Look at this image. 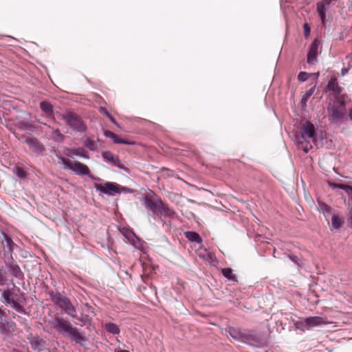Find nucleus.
Returning a JSON list of instances; mask_svg holds the SVG:
<instances>
[{
	"mask_svg": "<svg viewBox=\"0 0 352 352\" xmlns=\"http://www.w3.org/2000/svg\"><path fill=\"white\" fill-rule=\"evenodd\" d=\"M303 151L305 152V153H308L309 151V148L307 147V146H305V147L302 148Z\"/></svg>",
	"mask_w": 352,
	"mask_h": 352,
	"instance_id": "obj_46",
	"label": "nucleus"
},
{
	"mask_svg": "<svg viewBox=\"0 0 352 352\" xmlns=\"http://www.w3.org/2000/svg\"><path fill=\"white\" fill-rule=\"evenodd\" d=\"M85 146L91 151H98V146L96 142L91 139H87L85 141Z\"/></svg>",
	"mask_w": 352,
	"mask_h": 352,
	"instance_id": "obj_31",
	"label": "nucleus"
},
{
	"mask_svg": "<svg viewBox=\"0 0 352 352\" xmlns=\"http://www.w3.org/2000/svg\"><path fill=\"white\" fill-rule=\"evenodd\" d=\"M79 321L82 322L83 324H85L86 320L84 318H77Z\"/></svg>",
	"mask_w": 352,
	"mask_h": 352,
	"instance_id": "obj_45",
	"label": "nucleus"
},
{
	"mask_svg": "<svg viewBox=\"0 0 352 352\" xmlns=\"http://www.w3.org/2000/svg\"><path fill=\"white\" fill-rule=\"evenodd\" d=\"M223 275L228 280L232 281H237L236 277L232 273V270L231 268L227 267L223 268L221 270Z\"/></svg>",
	"mask_w": 352,
	"mask_h": 352,
	"instance_id": "obj_29",
	"label": "nucleus"
},
{
	"mask_svg": "<svg viewBox=\"0 0 352 352\" xmlns=\"http://www.w3.org/2000/svg\"><path fill=\"white\" fill-rule=\"evenodd\" d=\"M27 339L34 350L41 351L44 349L45 341L42 338H40L38 336H34L32 334H30L27 337Z\"/></svg>",
	"mask_w": 352,
	"mask_h": 352,
	"instance_id": "obj_12",
	"label": "nucleus"
},
{
	"mask_svg": "<svg viewBox=\"0 0 352 352\" xmlns=\"http://www.w3.org/2000/svg\"><path fill=\"white\" fill-rule=\"evenodd\" d=\"M344 223V219L337 215L333 214L331 218V225L333 229L340 228Z\"/></svg>",
	"mask_w": 352,
	"mask_h": 352,
	"instance_id": "obj_27",
	"label": "nucleus"
},
{
	"mask_svg": "<svg viewBox=\"0 0 352 352\" xmlns=\"http://www.w3.org/2000/svg\"><path fill=\"white\" fill-rule=\"evenodd\" d=\"M349 116H350L351 119L352 120V110H351V112L349 114Z\"/></svg>",
	"mask_w": 352,
	"mask_h": 352,
	"instance_id": "obj_49",
	"label": "nucleus"
},
{
	"mask_svg": "<svg viewBox=\"0 0 352 352\" xmlns=\"http://www.w3.org/2000/svg\"><path fill=\"white\" fill-rule=\"evenodd\" d=\"M25 142L34 153H41L44 149L43 145L35 138H28Z\"/></svg>",
	"mask_w": 352,
	"mask_h": 352,
	"instance_id": "obj_18",
	"label": "nucleus"
},
{
	"mask_svg": "<svg viewBox=\"0 0 352 352\" xmlns=\"http://www.w3.org/2000/svg\"><path fill=\"white\" fill-rule=\"evenodd\" d=\"M289 258L292 261L294 262L295 264H296L297 265H301L302 264V262H301V260L297 256H295V255H289L288 256Z\"/></svg>",
	"mask_w": 352,
	"mask_h": 352,
	"instance_id": "obj_38",
	"label": "nucleus"
},
{
	"mask_svg": "<svg viewBox=\"0 0 352 352\" xmlns=\"http://www.w3.org/2000/svg\"><path fill=\"white\" fill-rule=\"evenodd\" d=\"M144 206L150 210L153 214L158 216L160 206H161L162 199L160 198H151L146 197L143 199Z\"/></svg>",
	"mask_w": 352,
	"mask_h": 352,
	"instance_id": "obj_9",
	"label": "nucleus"
},
{
	"mask_svg": "<svg viewBox=\"0 0 352 352\" xmlns=\"http://www.w3.org/2000/svg\"><path fill=\"white\" fill-rule=\"evenodd\" d=\"M54 134L58 137H63V135L60 133V131L58 129H56L54 131Z\"/></svg>",
	"mask_w": 352,
	"mask_h": 352,
	"instance_id": "obj_43",
	"label": "nucleus"
},
{
	"mask_svg": "<svg viewBox=\"0 0 352 352\" xmlns=\"http://www.w3.org/2000/svg\"><path fill=\"white\" fill-rule=\"evenodd\" d=\"M319 47V42L318 40H314L309 47L307 54V63L310 65H314L317 63V56Z\"/></svg>",
	"mask_w": 352,
	"mask_h": 352,
	"instance_id": "obj_10",
	"label": "nucleus"
},
{
	"mask_svg": "<svg viewBox=\"0 0 352 352\" xmlns=\"http://www.w3.org/2000/svg\"><path fill=\"white\" fill-rule=\"evenodd\" d=\"M318 206L319 210L322 212L326 218L327 217V215L332 214V208L326 204L321 201H318Z\"/></svg>",
	"mask_w": 352,
	"mask_h": 352,
	"instance_id": "obj_28",
	"label": "nucleus"
},
{
	"mask_svg": "<svg viewBox=\"0 0 352 352\" xmlns=\"http://www.w3.org/2000/svg\"><path fill=\"white\" fill-rule=\"evenodd\" d=\"M208 258H209L210 259H212V258H213V257H214V255H213L212 254L209 253V254H208Z\"/></svg>",
	"mask_w": 352,
	"mask_h": 352,
	"instance_id": "obj_48",
	"label": "nucleus"
},
{
	"mask_svg": "<svg viewBox=\"0 0 352 352\" xmlns=\"http://www.w3.org/2000/svg\"><path fill=\"white\" fill-rule=\"evenodd\" d=\"M58 163L63 164V168L69 169L72 168V163L67 158L64 157H58Z\"/></svg>",
	"mask_w": 352,
	"mask_h": 352,
	"instance_id": "obj_33",
	"label": "nucleus"
},
{
	"mask_svg": "<svg viewBox=\"0 0 352 352\" xmlns=\"http://www.w3.org/2000/svg\"><path fill=\"white\" fill-rule=\"evenodd\" d=\"M225 331L228 333L234 340L241 342L243 330L234 327H228Z\"/></svg>",
	"mask_w": 352,
	"mask_h": 352,
	"instance_id": "obj_19",
	"label": "nucleus"
},
{
	"mask_svg": "<svg viewBox=\"0 0 352 352\" xmlns=\"http://www.w3.org/2000/svg\"><path fill=\"white\" fill-rule=\"evenodd\" d=\"M61 118L73 130L84 133L87 130V126L82 118L76 113L72 111H66L60 115Z\"/></svg>",
	"mask_w": 352,
	"mask_h": 352,
	"instance_id": "obj_4",
	"label": "nucleus"
},
{
	"mask_svg": "<svg viewBox=\"0 0 352 352\" xmlns=\"http://www.w3.org/2000/svg\"><path fill=\"white\" fill-rule=\"evenodd\" d=\"M16 329V324L12 321H0V333L5 336H10Z\"/></svg>",
	"mask_w": 352,
	"mask_h": 352,
	"instance_id": "obj_13",
	"label": "nucleus"
},
{
	"mask_svg": "<svg viewBox=\"0 0 352 352\" xmlns=\"http://www.w3.org/2000/svg\"><path fill=\"white\" fill-rule=\"evenodd\" d=\"M70 151L75 155L88 158L87 152L83 148H72Z\"/></svg>",
	"mask_w": 352,
	"mask_h": 352,
	"instance_id": "obj_30",
	"label": "nucleus"
},
{
	"mask_svg": "<svg viewBox=\"0 0 352 352\" xmlns=\"http://www.w3.org/2000/svg\"><path fill=\"white\" fill-rule=\"evenodd\" d=\"M346 194L349 195V197L352 200V186H349V188H347Z\"/></svg>",
	"mask_w": 352,
	"mask_h": 352,
	"instance_id": "obj_41",
	"label": "nucleus"
},
{
	"mask_svg": "<svg viewBox=\"0 0 352 352\" xmlns=\"http://www.w3.org/2000/svg\"><path fill=\"white\" fill-rule=\"evenodd\" d=\"M70 170L78 175H89V174L88 166L78 161L72 164Z\"/></svg>",
	"mask_w": 352,
	"mask_h": 352,
	"instance_id": "obj_14",
	"label": "nucleus"
},
{
	"mask_svg": "<svg viewBox=\"0 0 352 352\" xmlns=\"http://www.w3.org/2000/svg\"><path fill=\"white\" fill-rule=\"evenodd\" d=\"M305 322L308 324L309 329L314 327H318L328 324V321L326 318L320 316H312L305 318Z\"/></svg>",
	"mask_w": 352,
	"mask_h": 352,
	"instance_id": "obj_15",
	"label": "nucleus"
},
{
	"mask_svg": "<svg viewBox=\"0 0 352 352\" xmlns=\"http://www.w3.org/2000/svg\"><path fill=\"white\" fill-rule=\"evenodd\" d=\"M294 325L296 329H300L301 331H305V329H309L308 324L305 322V319L304 320H299L296 322Z\"/></svg>",
	"mask_w": 352,
	"mask_h": 352,
	"instance_id": "obj_36",
	"label": "nucleus"
},
{
	"mask_svg": "<svg viewBox=\"0 0 352 352\" xmlns=\"http://www.w3.org/2000/svg\"><path fill=\"white\" fill-rule=\"evenodd\" d=\"M174 211L170 209L166 204H164L162 201L160 206L159 214L164 215L165 217H170L174 214Z\"/></svg>",
	"mask_w": 352,
	"mask_h": 352,
	"instance_id": "obj_24",
	"label": "nucleus"
},
{
	"mask_svg": "<svg viewBox=\"0 0 352 352\" xmlns=\"http://www.w3.org/2000/svg\"><path fill=\"white\" fill-rule=\"evenodd\" d=\"M50 296L54 304L58 306L66 314L72 318H77L76 310L67 296L59 292H52Z\"/></svg>",
	"mask_w": 352,
	"mask_h": 352,
	"instance_id": "obj_2",
	"label": "nucleus"
},
{
	"mask_svg": "<svg viewBox=\"0 0 352 352\" xmlns=\"http://www.w3.org/2000/svg\"><path fill=\"white\" fill-rule=\"evenodd\" d=\"M241 342L246 343L255 346H263L266 344V340L260 333L253 330H243Z\"/></svg>",
	"mask_w": 352,
	"mask_h": 352,
	"instance_id": "obj_6",
	"label": "nucleus"
},
{
	"mask_svg": "<svg viewBox=\"0 0 352 352\" xmlns=\"http://www.w3.org/2000/svg\"><path fill=\"white\" fill-rule=\"evenodd\" d=\"M329 120L332 123H340L346 113L345 102L336 99L331 106L328 108Z\"/></svg>",
	"mask_w": 352,
	"mask_h": 352,
	"instance_id": "obj_3",
	"label": "nucleus"
},
{
	"mask_svg": "<svg viewBox=\"0 0 352 352\" xmlns=\"http://www.w3.org/2000/svg\"><path fill=\"white\" fill-rule=\"evenodd\" d=\"M3 244V250L5 254H11L16 245L12 241V240L6 234L3 235V240L2 241Z\"/></svg>",
	"mask_w": 352,
	"mask_h": 352,
	"instance_id": "obj_16",
	"label": "nucleus"
},
{
	"mask_svg": "<svg viewBox=\"0 0 352 352\" xmlns=\"http://www.w3.org/2000/svg\"><path fill=\"white\" fill-rule=\"evenodd\" d=\"M94 188L97 191H99L107 195H113L114 194H119L126 190L125 187L121 186L120 185L116 183L110 182H107L104 184L95 183Z\"/></svg>",
	"mask_w": 352,
	"mask_h": 352,
	"instance_id": "obj_7",
	"label": "nucleus"
},
{
	"mask_svg": "<svg viewBox=\"0 0 352 352\" xmlns=\"http://www.w3.org/2000/svg\"><path fill=\"white\" fill-rule=\"evenodd\" d=\"M52 327L58 333L68 336L72 341L75 342L82 346L87 340L84 332H81L76 327L72 326L69 321L56 316L54 320L51 322Z\"/></svg>",
	"mask_w": 352,
	"mask_h": 352,
	"instance_id": "obj_1",
	"label": "nucleus"
},
{
	"mask_svg": "<svg viewBox=\"0 0 352 352\" xmlns=\"http://www.w3.org/2000/svg\"><path fill=\"white\" fill-rule=\"evenodd\" d=\"M14 174L19 178L24 179L26 177V172L21 167L16 166L14 170Z\"/></svg>",
	"mask_w": 352,
	"mask_h": 352,
	"instance_id": "obj_35",
	"label": "nucleus"
},
{
	"mask_svg": "<svg viewBox=\"0 0 352 352\" xmlns=\"http://www.w3.org/2000/svg\"><path fill=\"white\" fill-rule=\"evenodd\" d=\"M309 76H314L316 78H318L319 76V73L318 72L315 74H308L305 72H301L299 73L298 76V79L300 82H305L307 80Z\"/></svg>",
	"mask_w": 352,
	"mask_h": 352,
	"instance_id": "obj_32",
	"label": "nucleus"
},
{
	"mask_svg": "<svg viewBox=\"0 0 352 352\" xmlns=\"http://www.w3.org/2000/svg\"><path fill=\"white\" fill-rule=\"evenodd\" d=\"M104 329L107 332L112 333L113 335H117L120 333L119 327L117 324L112 322L106 324L104 325Z\"/></svg>",
	"mask_w": 352,
	"mask_h": 352,
	"instance_id": "obj_26",
	"label": "nucleus"
},
{
	"mask_svg": "<svg viewBox=\"0 0 352 352\" xmlns=\"http://www.w3.org/2000/svg\"><path fill=\"white\" fill-rule=\"evenodd\" d=\"M326 89L328 91H333L338 95L340 94L342 91L341 87L338 85L337 78L333 77H332L328 82Z\"/></svg>",
	"mask_w": 352,
	"mask_h": 352,
	"instance_id": "obj_20",
	"label": "nucleus"
},
{
	"mask_svg": "<svg viewBox=\"0 0 352 352\" xmlns=\"http://www.w3.org/2000/svg\"><path fill=\"white\" fill-rule=\"evenodd\" d=\"M104 135L106 138L112 139L113 142L115 144H123L127 145L133 144V142L126 140H123L121 138H120L118 135L115 134L114 133L110 131H104Z\"/></svg>",
	"mask_w": 352,
	"mask_h": 352,
	"instance_id": "obj_17",
	"label": "nucleus"
},
{
	"mask_svg": "<svg viewBox=\"0 0 352 352\" xmlns=\"http://www.w3.org/2000/svg\"><path fill=\"white\" fill-rule=\"evenodd\" d=\"M298 144H303L304 142L309 143L310 141H316L315 127L310 122H305L301 129V133L296 135Z\"/></svg>",
	"mask_w": 352,
	"mask_h": 352,
	"instance_id": "obj_5",
	"label": "nucleus"
},
{
	"mask_svg": "<svg viewBox=\"0 0 352 352\" xmlns=\"http://www.w3.org/2000/svg\"><path fill=\"white\" fill-rule=\"evenodd\" d=\"M101 111L109 118L112 123H113L116 126H119L116 120L110 115V113L106 109H104V108H101Z\"/></svg>",
	"mask_w": 352,
	"mask_h": 352,
	"instance_id": "obj_37",
	"label": "nucleus"
},
{
	"mask_svg": "<svg viewBox=\"0 0 352 352\" xmlns=\"http://www.w3.org/2000/svg\"><path fill=\"white\" fill-rule=\"evenodd\" d=\"M6 315L3 310L0 308V321H6Z\"/></svg>",
	"mask_w": 352,
	"mask_h": 352,
	"instance_id": "obj_40",
	"label": "nucleus"
},
{
	"mask_svg": "<svg viewBox=\"0 0 352 352\" xmlns=\"http://www.w3.org/2000/svg\"><path fill=\"white\" fill-rule=\"evenodd\" d=\"M40 108L45 113L47 118H52L54 114L52 105L46 101H43L40 103Z\"/></svg>",
	"mask_w": 352,
	"mask_h": 352,
	"instance_id": "obj_21",
	"label": "nucleus"
},
{
	"mask_svg": "<svg viewBox=\"0 0 352 352\" xmlns=\"http://www.w3.org/2000/svg\"><path fill=\"white\" fill-rule=\"evenodd\" d=\"M6 278L3 274L0 272V285H3Z\"/></svg>",
	"mask_w": 352,
	"mask_h": 352,
	"instance_id": "obj_42",
	"label": "nucleus"
},
{
	"mask_svg": "<svg viewBox=\"0 0 352 352\" xmlns=\"http://www.w3.org/2000/svg\"><path fill=\"white\" fill-rule=\"evenodd\" d=\"M327 184H328L329 186L331 187L333 189H337V188L342 189L346 192L347 191V188H349V185L342 184H336V183H333V182H330V181H328Z\"/></svg>",
	"mask_w": 352,
	"mask_h": 352,
	"instance_id": "obj_34",
	"label": "nucleus"
},
{
	"mask_svg": "<svg viewBox=\"0 0 352 352\" xmlns=\"http://www.w3.org/2000/svg\"><path fill=\"white\" fill-rule=\"evenodd\" d=\"M348 72H349V69H346V68H343V69H342V71H341V74H342V76H344L346 74H347V73H348Z\"/></svg>",
	"mask_w": 352,
	"mask_h": 352,
	"instance_id": "obj_44",
	"label": "nucleus"
},
{
	"mask_svg": "<svg viewBox=\"0 0 352 352\" xmlns=\"http://www.w3.org/2000/svg\"><path fill=\"white\" fill-rule=\"evenodd\" d=\"M305 36L307 38L310 34V28L307 23H305L303 25Z\"/></svg>",
	"mask_w": 352,
	"mask_h": 352,
	"instance_id": "obj_39",
	"label": "nucleus"
},
{
	"mask_svg": "<svg viewBox=\"0 0 352 352\" xmlns=\"http://www.w3.org/2000/svg\"><path fill=\"white\" fill-rule=\"evenodd\" d=\"M9 271L13 276H14L19 279L23 278V274L21 272L19 265H17L16 264L10 265L9 267Z\"/></svg>",
	"mask_w": 352,
	"mask_h": 352,
	"instance_id": "obj_23",
	"label": "nucleus"
},
{
	"mask_svg": "<svg viewBox=\"0 0 352 352\" xmlns=\"http://www.w3.org/2000/svg\"><path fill=\"white\" fill-rule=\"evenodd\" d=\"M186 238L190 242L197 243L201 244L202 243V238L199 234L195 232L188 231L184 233Z\"/></svg>",
	"mask_w": 352,
	"mask_h": 352,
	"instance_id": "obj_22",
	"label": "nucleus"
},
{
	"mask_svg": "<svg viewBox=\"0 0 352 352\" xmlns=\"http://www.w3.org/2000/svg\"><path fill=\"white\" fill-rule=\"evenodd\" d=\"M115 352H130V351H126V350L116 349Z\"/></svg>",
	"mask_w": 352,
	"mask_h": 352,
	"instance_id": "obj_47",
	"label": "nucleus"
},
{
	"mask_svg": "<svg viewBox=\"0 0 352 352\" xmlns=\"http://www.w3.org/2000/svg\"><path fill=\"white\" fill-rule=\"evenodd\" d=\"M94 179H96V178H94ZM100 178H97V180H100Z\"/></svg>",
	"mask_w": 352,
	"mask_h": 352,
	"instance_id": "obj_50",
	"label": "nucleus"
},
{
	"mask_svg": "<svg viewBox=\"0 0 352 352\" xmlns=\"http://www.w3.org/2000/svg\"><path fill=\"white\" fill-rule=\"evenodd\" d=\"M316 87V83L309 90H307L302 96L301 103L303 107L306 106V103L309 98L314 94Z\"/></svg>",
	"mask_w": 352,
	"mask_h": 352,
	"instance_id": "obj_25",
	"label": "nucleus"
},
{
	"mask_svg": "<svg viewBox=\"0 0 352 352\" xmlns=\"http://www.w3.org/2000/svg\"><path fill=\"white\" fill-rule=\"evenodd\" d=\"M1 301L6 305H10L17 312L25 314L23 307L14 300V294L11 289H6L2 293Z\"/></svg>",
	"mask_w": 352,
	"mask_h": 352,
	"instance_id": "obj_8",
	"label": "nucleus"
},
{
	"mask_svg": "<svg viewBox=\"0 0 352 352\" xmlns=\"http://www.w3.org/2000/svg\"><path fill=\"white\" fill-rule=\"evenodd\" d=\"M102 157L110 162L111 164L118 167L120 169L127 170V168H125L121 163L118 156L114 155L111 152L109 151H102Z\"/></svg>",
	"mask_w": 352,
	"mask_h": 352,
	"instance_id": "obj_11",
	"label": "nucleus"
}]
</instances>
